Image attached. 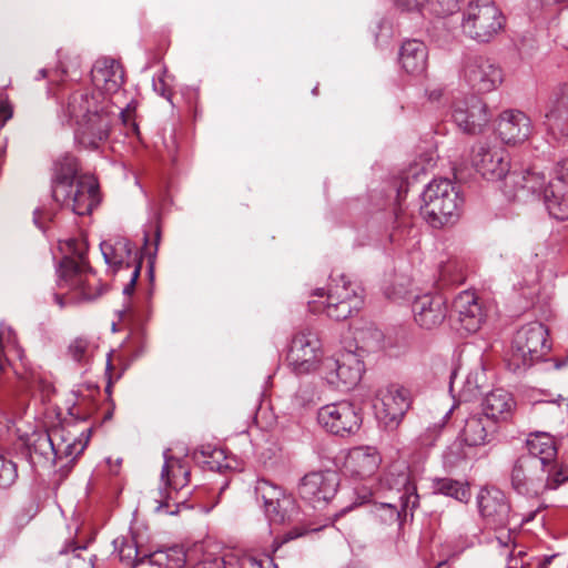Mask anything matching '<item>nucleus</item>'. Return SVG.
<instances>
[{"mask_svg": "<svg viewBox=\"0 0 568 568\" xmlns=\"http://www.w3.org/2000/svg\"><path fill=\"white\" fill-rule=\"evenodd\" d=\"M322 343L317 334L310 328L296 332L292 338L287 353V362L297 374H307L320 371L322 357Z\"/></svg>", "mask_w": 568, "mask_h": 568, "instance_id": "obj_11", "label": "nucleus"}, {"mask_svg": "<svg viewBox=\"0 0 568 568\" xmlns=\"http://www.w3.org/2000/svg\"><path fill=\"white\" fill-rule=\"evenodd\" d=\"M307 530L305 529H302V528H298V527H295L293 529H291L290 531H287L284 536H283V539L282 540H277L275 539L273 541V552L277 551V549L285 542L287 541H291L293 539H296L298 537H302L306 534Z\"/></svg>", "mask_w": 568, "mask_h": 568, "instance_id": "obj_49", "label": "nucleus"}, {"mask_svg": "<svg viewBox=\"0 0 568 568\" xmlns=\"http://www.w3.org/2000/svg\"><path fill=\"white\" fill-rule=\"evenodd\" d=\"M508 180L515 185H520L523 191L527 190L532 194L542 193L546 201V191L550 184L546 186V176L542 172L529 169L521 174H510Z\"/></svg>", "mask_w": 568, "mask_h": 568, "instance_id": "obj_34", "label": "nucleus"}, {"mask_svg": "<svg viewBox=\"0 0 568 568\" xmlns=\"http://www.w3.org/2000/svg\"><path fill=\"white\" fill-rule=\"evenodd\" d=\"M313 296L318 300L308 301L310 312L325 313L335 321L347 318L363 302L358 286L344 274H331L327 288H316Z\"/></svg>", "mask_w": 568, "mask_h": 568, "instance_id": "obj_2", "label": "nucleus"}, {"mask_svg": "<svg viewBox=\"0 0 568 568\" xmlns=\"http://www.w3.org/2000/svg\"><path fill=\"white\" fill-rule=\"evenodd\" d=\"M374 519L382 526L400 527L404 521L398 505L392 503L375 504L373 509Z\"/></svg>", "mask_w": 568, "mask_h": 568, "instance_id": "obj_39", "label": "nucleus"}, {"mask_svg": "<svg viewBox=\"0 0 568 568\" xmlns=\"http://www.w3.org/2000/svg\"><path fill=\"white\" fill-rule=\"evenodd\" d=\"M497 132L507 144H520L528 140L532 132L531 120L519 110H506L500 113Z\"/></svg>", "mask_w": 568, "mask_h": 568, "instance_id": "obj_21", "label": "nucleus"}, {"mask_svg": "<svg viewBox=\"0 0 568 568\" xmlns=\"http://www.w3.org/2000/svg\"><path fill=\"white\" fill-rule=\"evenodd\" d=\"M525 555L524 551L519 550L517 554L514 551V560L513 565H518L520 568H524V562L518 559V557Z\"/></svg>", "mask_w": 568, "mask_h": 568, "instance_id": "obj_55", "label": "nucleus"}, {"mask_svg": "<svg viewBox=\"0 0 568 568\" xmlns=\"http://www.w3.org/2000/svg\"><path fill=\"white\" fill-rule=\"evenodd\" d=\"M462 78L477 93L496 90L504 81L501 68L480 54H466L463 59Z\"/></svg>", "mask_w": 568, "mask_h": 568, "instance_id": "obj_10", "label": "nucleus"}, {"mask_svg": "<svg viewBox=\"0 0 568 568\" xmlns=\"http://www.w3.org/2000/svg\"><path fill=\"white\" fill-rule=\"evenodd\" d=\"M427 48L419 40H407L402 44L399 62L402 68L412 75H422L427 68Z\"/></svg>", "mask_w": 568, "mask_h": 568, "instance_id": "obj_30", "label": "nucleus"}, {"mask_svg": "<svg viewBox=\"0 0 568 568\" xmlns=\"http://www.w3.org/2000/svg\"><path fill=\"white\" fill-rule=\"evenodd\" d=\"M47 72L48 71L45 69H40L37 79H44L47 77Z\"/></svg>", "mask_w": 568, "mask_h": 568, "instance_id": "obj_59", "label": "nucleus"}, {"mask_svg": "<svg viewBox=\"0 0 568 568\" xmlns=\"http://www.w3.org/2000/svg\"><path fill=\"white\" fill-rule=\"evenodd\" d=\"M18 478L17 464L4 455L0 454V487L12 486Z\"/></svg>", "mask_w": 568, "mask_h": 568, "instance_id": "obj_44", "label": "nucleus"}, {"mask_svg": "<svg viewBox=\"0 0 568 568\" xmlns=\"http://www.w3.org/2000/svg\"><path fill=\"white\" fill-rule=\"evenodd\" d=\"M60 437V429H53L50 433H40L34 435L28 444L29 457L32 464L41 462L57 460L55 440Z\"/></svg>", "mask_w": 568, "mask_h": 568, "instance_id": "obj_33", "label": "nucleus"}, {"mask_svg": "<svg viewBox=\"0 0 568 568\" xmlns=\"http://www.w3.org/2000/svg\"><path fill=\"white\" fill-rule=\"evenodd\" d=\"M154 90L160 92L161 95H164V82L162 80L159 81V83H153Z\"/></svg>", "mask_w": 568, "mask_h": 568, "instance_id": "obj_56", "label": "nucleus"}, {"mask_svg": "<svg viewBox=\"0 0 568 568\" xmlns=\"http://www.w3.org/2000/svg\"><path fill=\"white\" fill-rule=\"evenodd\" d=\"M79 550H82V548H74L72 551H73V555L69 561V567L70 568H93V565L91 562V560H87L84 558H82L80 556V554L78 552Z\"/></svg>", "mask_w": 568, "mask_h": 568, "instance_id": "obj_51", "label": "nucleus"}, {"mask_svg": "<svg viewBox=\"0 0 568 568\" xmlns=\"http://www.w3.org/2000/svg\"><path fill=\"white\" fill-rule=\"evenodd\" d=\"M550 349L548 329L539 322L520 327L513 339L508 366L515 373L525 372Z\"/></svg>", "mask_w": 568, "mask_h": 568, "instance_id": "obj_6", "label": "nucleus"}, {"mask_svg": "<svg viewBox=\"0 0 568 568\" xmlns=\"http://www.w3.org/2000/svg\"><path fill=\"white\" fill-rule=\"evenodd\" d=\"M100 248L105 263L115 271L124 267L134 270L138 263L142 264V257L133 252V245L128 239L119 237L114 241H103Z\"/></svg>", "mask_w": 568, "mask_h": 568, "instance_id": "obj_26", "label": "nucleus"}, {"mask_svg": "<svg viewBox=\"0 0 568 568\" xmlns=\"http://www.w3.org/2000/svg\"><path fill=\"white\" fill-rule=\"evenodd\" d=\"M201 551L197 568H241L239 554L234 550H225L214 541H205Z\"/></svg>", "mask_w": 568, "mask_h": 568, "instance_id": "obj_28", "label": "nucleus"}, {"mask_svg": "<svg viewBox=\"0 0 568 568\" xmlns=\"http://www.w3.org/2000/svg\"><path fill=\"white\" fill-rule=\"evenodd\" d=\"M526 447L528 455L525 457H534L541 465L550 468V470H559L562 474H568L567 467L558 462L557 445L555 438L545 432H536L528 435L526 439Z\"/></svg>", "mask_w": 568, "mask_h": 568, "instance_id": "obj_23", "label": "nucleus"}, {"mask_svg": "<svg viewBox=\"0 0 568 568\" xmlns=\"http://www.w3.org/2000/svg\"><path fill=\"white\" fill-rule=\"evenodd\" d=\"M91 80L98 91L73 92L63 113L75 125L77 142L85 149L95 150L109 139L114 120V112L104 94L119 91L124 82V71L115 59L102 57L91 69Z\"/></svg>", "mask_w": 568, "mask_h": 568, "instance_id": "obj_1", "label": "nucleus"}, {"mask_svg": "<svg viewBox=\"0 0 568 568\" xmlns=\"http://www.w3.org/2000/svg\"><path fill=\"white\" fill-rule=\"evenodd\" d=\"M515 406L513 395L503 388L491 390L483 402L485 416L491 422L507 420L513 415Z\"/></svg>", "mask_w": 568, "mask_h": 568, "instance_id": "obj_32", "label": "nucleus"}, {"mask_svg": "<svg viewBox=\"0 0 568 568\" xmlns=\"http://www.w3.org/2000/svg\"><path fill=\"white\" fill-rule=\"evenodd\" d=\"M13 116V105L7 97H0V121L2 125Z\"/></svg>", "mask_w": 568, "mask_h": 568, "instance_id": "obj_50", "label": "nucleus"}, {"mask_svg": "<svg viewBox=\"0 0 568 568\" xmlns=\"http://www.w3.org/2000/svg\"><path fill=\"white\" fill-rule=\"evenodd\" d=\"M94 351L95 345L85 337H77L68 346V355L81 365H87L91 361Z\"/></svg>", "mask_w": 568, "mask_h": 568, "instance_id": "obj_41", "label": "nucleus"}, {"mask_svg": "<svg viewBox=\"0 0 568 568\" xmlns=\"http://www.w3.org/2000/svg\"><path fill=\"white\" fill-rule=\"evenodd\" d=\"M477 504L486 525L494 530H505L510 523V505L499 489H481Z\"/></svg>", "mask_w": 568, "mask_h": 568, "instance_id": "obj_17", "label": "nucleus"}, {"mask_svg": "<svg viewBox=\"0 0 568 568\" xmlns=\"http://www.w3.org/2000/svg\"><path fill=\"white\" fill-rule=\"evenodd\" d=\"M61 443L55 442V448L57 452V459H61L62 457L72 459L77 458L79 455L83 453V450L87 447V443L89 440V437L87 436L85 439L82 438H72L67 439L63 438V436L60 434Z\"/></svg>", "mask_w": 568, "mask_h": 568, "instance_id": "obj_43", "label": "nucleus"}, {"mask_svg": "<svg viewBox=\"0 0 568 568\" xmlns=\"http://www.w3.org/2000/svg\"><path fill=\"white\" fill-rule=\"evenodd\" d=\"M460 0H425L423 17H446L459 9Z\"/></svg>", "mask_w": 568, "mask_h": 568, "instance_id": "obj_42", "label": "nucleus"}, {"mask_svg": "<svg viewBox=\"0 0 568 568\" xmlns=\"http://www.w3.org/2000/svg\"><path fill=\"white\" fill-rule=\"evenodd\" d=\"M381 463V457L376 450L369 447H357L349 452L345 467L356 477L365 478L373 475Z\"/></svg>", "mask_w": 568, "mask_h": 568, "instance_id": "obj_31", "label": "nucleus"}, {"mask_svg": "<svg viewBox=\"0 0 568 568\" xmlns=\"http://www.w3.org/2000/svg\"><path fill=\"white\" fill-rule=\"evenodd\" d=\"M111 369H112V362H111V358H108V361H106V372H109Z\"/></svg>", "mask_w": 568, "mask_h": 568, "instance_id": "obj_60", "label": "nucleus"}, {"mask_svg": "<svg viewBox=\"0 0 568 568\" xmlns=\"http://www.w3.org/2000/svg\"><path fill=\"white\" fill-rule=\"evenodd\" d=\"M68 189V197L54 199V201L70 207L77 215L90 214L99 203L98 184L92 176L81 175L75 184Z\"/></svg>", "mask_w": 568, "mask_h": 568, "instance_id": "obj_19", "label": "nucleus"}, {"mask_svg": "<svg viewBox=\"0 0 568 568\" xmlns=\"http://www.w3.org/2000/svg\"><path fill=\"white\" fill-rule=\"evenodd\" d=\"M317 422L327 432L345 436L359 429L362 418L352 403L342 400L322 406L317 412Z\"/></svg>", "mask_w": 568, "mask_h": 568, "instance_id": "obj_13", "label": "nucleus"}, {"mask_svg": "<svg viewBox=\"0 0 568 568\" xmlns=\"http://www.w3.org/2000/svg\"><path fill=\"white\" fill-rule=\"evenodd\" d=\"M149 560L160 568H182L185 564V554L181 547L174 546L152 552Z\"/></svg>", "mask_w": 568, "mask_h": 568, "instance_id": "obj_37", "label": "nucleus"}, {"mask_svg": "<svg viewBox=\"0 0 568 568\" xmlns=\"http://www.w3.org/2000/svg\"><path fill=\"white\" fill-rule=\"evenodd\" d=\"M415 322L426 329L440 325L446 315V301L440 295H423L413 303Z\"/></svg>", "mask_w": 568, "mask_h": 568, "instance_id": "obj_25", "label": "nucleus"}, {"mask_svg": "<svg viewBox=\"0 0 568 568\" xmlns=\"http://www.w3.org/2000/svg\"><path fill=\"white\" fill-rule=\"evenodd\" d=\"M134 112V108H131V105H128L125 110H121L120 115L122 118V121L125 125L132 124L134 130L136 129V124L134 122H131L132 114Z\"/></svg>", "mask_w": 568, "mask_h": 568, "instance_id": "obj_54", "label": "nucleus"}, {"mask_svg": "<svg viewBox=\"0 0 568 568\" xmlns=\"http://www.w3.org/2000/svg\"><path fill=\"white\" fill-rule=\"evenodd\" d=\"M79 166L77 159L71 154H64L54 163V174L52 179L53 199L68 197V191L81 175H78Z\"/></svg>", "mask_w": 568, "mask_h": 568, "instance_id": "obj_27", "label": "nucleus"}, {"mask_svg": "<svg viewBox=\"0 0 568 568\" xmlns=\"http://www.w3.org/2000/svg\"><path fill=\"white\" fill-rule=\"evenodd\" d=\"M390 475H392V474L389 473V474L385 477V481H386V483H389V478H388V476H390Z\"/></svg>", "mask_w": 568, "mask_h": 568, "instance_id": "obj_62", "label": "nucleus"}, {"mask_svg": "<svg viewBox=\"0 0 568 568\" xmlns=\"http://www.w3.org/2000/svg\"><path fill=\"white\" fill-rule=\"evenodd\" d=\"M568 480V474L541 465L534 457H519L511 469L513 489L526 497H539L545 491L555 490Z\"/></svg>", "mask_w": 568, "mask_h": 568, "instance_id": "obj_4", "label": "nucleus"}, {"mask_svg": "<svg viewBox=\"0 0 568 568\" xmlns=\"http://www.w3.org/2000/svg\"><path fill=\"white\" fill-rule=\"evenodd\" d=\"M161 480L164 488H159L153 497V510L158 514L175 515L179 513L180 505L185 500H180L178 495L181 489L190 483V468L186 462L164 453V464L161 470Z\"/></svg>", "mask_w": 568, "mask_h": 568, "instance_id": "obj_7", "label": "nucleus"}, {"mask_svg": "<svg viewBox=\"0 0 568 568\" xmlns=\"http://www.w3.org/2000/svg\"><path fill=\"white\" fill-rule=\"evenodd\" d=\"M453 119L465 133L477 134L486 126L490 115L486 103L477 95H470L454 102Z\"/></svg>", "mask_w": 568, "mask_h": 568, "instance_id": "obj_16", "label": "nucleus"}, {"mask_svg": "<svg viewBox=\"0 0 568 568\" xmlns=\"http://www.w3.org/2000/svg\"><path fill=\"white\" fill-rule=\"evenodd\" d=\"M478 373H469L462 389L465 400L476 397L479 393Z\"/></svg>", "mask_w": 568, "mask_h": 568, "instance_id": "obj_47", "label": "nucleus"}, {"mask_svg": "<svg viewBox=\"0 0 568 568\" xmlns=\"http://www.w3.org/2000/svg\"><path fill=\"white\" fill-rule=\"evenodd\" d=\"M320 374L328 385L337 389H351L362 378L364 364L358 354L343 352L325 357L320 364Z\"/></svg>", "mask_w": 568, "mask_h": 568, "instance_id": "obj_9", "label": "nucleus"}, {"mask_svg": "<svg viewBox=\"0 0 568 568\" xmlns=\"http://www.w3.org/2000/svg\"><path fill=\"white\" fill-rule=\"evenodd\" d=\"M546 206L554 217H568V158L557 165L556 179L546 191Z\"/></svg>", "mask_w": 568, "mask_h": 568, "instance_id": "obj_22", "label": "nucleus"}, {"mask_svg": "<svg viewBox=\"0 0 568 568\" xmlns=\"http://www.w3.org/2000/svg\"><path fill=\"white\" fill-rule=\"evenodd\" d=\"M495 429V423L488 417L471 416L466 419L460 437L469 447L484 446L490 443Z\"/></svg>", "mask_w": 568, "mask_h": 568, "instance_id": "obj_29", "label": "nucleus"}, {"mask_svg": "<svg viewBox=\"0 0 568 568\" xmlns=\"http://www.w3.org/2000/svg\"><path fill=\"white\" fill-rule=\"evenodd\" d=\"M471 165L487 180H501L510 169L508 152L498 145L479 141L471 148Z\"/></svg>", "mask_w": 568, "mask_h": 568, "instance_id": "obj_14", "label": "nucleus"}, {"mask_svg": "<svg viewBox=\"0 0 568 568\" xmlns=\"http://www.w3.org/2000/svg\"><path fill=\"white\" fill-rule=\"evenodd\" d=\"M505 17L489 0H473L463 12L462 30L477 42L490 41L503 28Z\"/></svg>", "mask_w": 568, "mask_h": 568, "instance_id": "obj_8", "label": "nucleus"}, {"mask_svg": "<svg viewBox=\"0 0 568 568\" xmlns=\"http://www.w3.org/2000/svg\"><path fill=\"white\" fill-rule=\"evenodd\" d=\"M552 0H529V10L531 14L538 16V11L546 10L551 6Z\"/></svg>", "mask_w": 568, "mask_h": 568, "instance_id": "obj_53", "label": "nucleus"}, {"mask_svg": "<svg viewBox=\"0 0 568 568\" xmlns=\"http://www.w3.org/2000/svg\"><path fill=\"white\" fill-rule=\"evenodd\" d=\"M54 300L55 302L59 304L60 307H63L64 306V300H63V296L59 295V294H55L54 295Z\"/></svg>", "mask_w": 568, "mask_h": 568, "instance_id": "obj_58", "label": "nucleus"}, {"mask_svg": "<svg viewBox=\"0 0 568 568\" xmlns=\"http://www.w3.org/2000/svg\"><path fill=\"white\" fill-rule=\"evenodd\" d=\"M257 500H262L265 515L270 521L282 524L287 515L286 510L292 505V499L285 496L282 487L267 479H258L255 485Z\"/></svg>", "mask_w": 568, "mask_h": 568, "instance_id": "obj_20", "label": "nucleus"}, {"mask_svg": "<svg viewBox=\"0 0 568 568\" xmlns=\"http://www.w3.org/2000/svg\"><path fill=\"white\" fill-rule=\"evenodd\" d=\"M240 556L241 568L245 566H250L251 568H264V564H268L273 568H277L274 564L271 555H265L261 557L260 555L254 554L253 551H235Z\"/></svg>", "mask_w": 568, "mask_h": 568, "instance_id": "obj_45", "label": "nucleus"}, {"mask_svg": "<svg viewBox=\"0 0 568 568\" xmlns=\"http://www.w3.org/2000/svg\"><path fill=\"white\" fill-rule=\"evenodd\" d=\"M434 494L452 497L460 503H467L470 498L469 486L453 478H435L432 483Z\"/></svg>", "mask_w": 568, "mask_h": 568, "instance_id": "obj_35", "label": "nucleus"}, {"mask_svg": "<svg viewBox=\"0 0 568 568\" xmlns=\"http://www.w3.org/2000/svg\"><path fill=\"white\" fill-rule=\"evenodd\" d=\"M513 560H514V552L510 551L509 552V561L507 564V568H520L518 565H513Z\"/></svg>", "mask_w": 568, "mask_h": 568, "instance_id": "obj_57", "label": "nucleus"}, {"mask_svg": "<svg viewBox=\"0 0 568 568\" xmlns=\"http://www.w3.org/2000/svg\"><path fill=\"white\" fill-rule=\"evenodd\" d=\"M410 403L408 389L390 385L377 393L374 403L376 417L386 428L394 429L409 409Z\"/></svg>", "mask_w": 568, "mask_h": 568, "instance_id": "obj_12", "label": "nucleus"}, {"mask_svg": "<svg viewBox=\"0 0 568 568\" xmlns=\"http://www.w3.org/2000/svg\"><path fill=\"white\" fill-rule=\"evenodd\" d=\"M65 552H67V550H65V549H61V550H60V554H65Z\"/></svg>", "mask_w": 568, "mask_h": 568, "instance_id": "obj_63", "label": "nucleus"}, {"mask_svg": "<svg viewBox=\"0 0 568 568\" xmlns=\"http://www.w3.org/2000/svg\"><path fill=\"white\" fill-rule=\"evenodd\" d=\"M113 545L118 550L120 560L125 565L135 567L141 561L139 558L140 551L133 537H119L114 539Z\"/></svg>", "mask_w": 568, "mask_h": 568, "instance_id": "obj_40", "label": "nucleus"}, {"mask_svg": "<svg viewBox=\"0 0 568 568\" xmlns=\"http://www.w3.org/2000/svg\"><path fill=\"white\" fill-rule=\"evenodd\" d=\"M453 311L457 316L460 327L467 333L477 332L486 316L478 297L470 291H464L455 297Z\"/></svg>", "mask_w": 568, "mask_h": 568, "instance_id": "obj_24", "label": "nucleus"}, {"mask_svg": "<svg viewBox=\"0 0 568 568\" xmlns=\"http://www.w3.org/2000/svg\"><path fill=\"white\" fill-rule=\"evenodd\" d=\"M75 258H64L60 266V287H68L79 301H92L102 294L103 286L87 260L88 244L84 239L68 242Z\"/></svg>", "mask_w": 568, "mask_h": 568, "instance_id": "obj_3", "label": "nucleus"}, {"mask_svg": "<svg viewBox=\"0 0 568 568\" xmlns=\"http://www.w3.org/2000/svg\"><path fill=\"white\" fill-rule=\"evenodd\" d=\"M390 488H396L397 490H400V488H404V494L400 496V503L398 505L399 510H402V514L404 518L406 517V511L409 509L413 511L417 505L419 496L416 494V488L409 484V477L405 471H402L398 474L397 478L395 479L394 485H389Z\"/></svg>", "mask_w": 568, "mask_h": 568, "instance_id": "obj_36", "label": "nucleus"}, {"mask_svg": "<svg viewBox=\"0 0 568 568\" xmlns=\"http://www.w3.org/2000/svg\"><path fill=\"white\" fill-rule=\"evenodd\" d=\"M542 125L552 135L568 136V83L558 85L549 95Z\"/></svg>", "mask_w": 568, "mask_h": 568, "instance_id": "obj_18", "label": "nucleus"}, {"mask_svg": "<svg viewBox=\"0 0 568 568\" xmlns=\"http://www.w3.org/2000/svg\"><path fill=\"white\" fill-rule=\"evenodd\" d=\"M338 475L333 470L312 471L306 474L298 486L302 499L314 508L325 506L336 494Z\"/></svg>", "mask_w": 568, "mask_h": 568, "instance_id": "obj_15", "label": "nucleus"}, {"mask_svg": "<svg viewBox=\"0 0 568 568\" xmlns=\"http://www.w3.org/2000/svg\"><path fill=\"white\" fill-rule=\"evenodd\" d=\"M194 458L205 465L210 470L221 471L224 468H229V464L225 463V454L222 448L207 446H201L194 452Z\"/></svg>", "mask_w": 568, "mask_h": 568, "instance_id": "obj_38", "label": "nucleus"}, {"mask_svg": "<svg viewBox=\"0 0 568 568\" xmlns=\"http://www.w3.org/2000/svg\"><path fill=\"white\" fill-rule=\"evenodd\" d=\"M141 263H138L134 267V270H132V273H131V277H130V281L129 283L123 287V294L124 295H131L134 291V287H135V283L140 276V272H141Z\"/></svg>", "mask_w": 568, "mask_h": 568, "instance_id": "obj_52", "label": "nucleus"}, {"mask_svg": "<svg viewBox=\"0 0 568 568\" xmlns=\"http://www.w3.org/2000/svg\"><path fill=\"white\" fill-rule=\"evenodd\" d=\"M420 213L433 227H442L458 215L463 203L455 185L447 179H435L422 194Z\"/></svg>", "mask_w": 568, "mask_h": 568, "instance_id": "obj_5", "label": "nucleus"}, {"mask_svg": "<svg viewBox=\"0 0 568 568\" xmlns=\"http://www.w3.org/2000/svg\"><path fill=\"white\" fill-rule=\"evenodd\" d=\"M395 7L406 12H417L423 14L425 0H393Z\"/></svg>", "mask_w": 568, "mask_h": 568, "instance_id": "obj_48", "label": "nucleus"}, {"mask_svg": "<svg viewBox=\"0 0 568 568\" xmlns=\"http://www.w3.org/2000/svg\"><path fill=\"white\" fill-rule=\"evenodd\" d=\"M499 531L500 534L496 536V542L501 550V555H506L507 560L509 561V552H514V549H516L515 539L509 529Z\"/></svg>", "mask_w": 568, "mask_h": 568, "instance_id": "obj_46", "label": "nucleus"}, {"mask_svg": "<svg viewBox=\"0 0 568 568\" xmlns=\"http://www.w3.org/2000/svg\"><path fill=\"white\" fill-rule=\"evenodd\" d=\"M40 217V211L39 210H36L34 211V222L38 223V219Z\"/></svg>", "mask_w": 568, "mask_h": 568, "instance_id": "obj_61", "label": "nucleus"}]
</instances>
